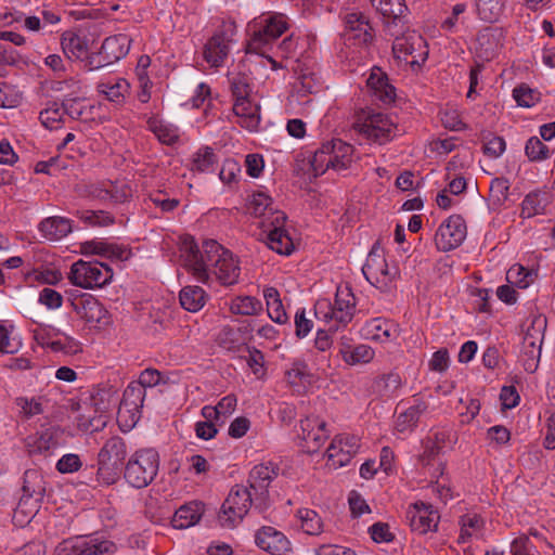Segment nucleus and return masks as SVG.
<instances>
[{
	"label": "nucleus",
	"instance_id": "nucleus-1",
	"mask_svg": "<svg viewBox=\"0 0 555 555\" xmlns=\"http://www.w3.org/2000/svg\"><path fill=\"white\" fill-rule=\"evenodd\" d=\"M182 260L185 269L204 284L215 276L222 285L237 283L241 268L237 258L214 240H207L199 249L192 237L183 240Z\"/></svg>",
	"mask_w": 555,
	"mask_h": 555
},
{
	"label": "nucleus",
	"instance_id": "nucleus-2",
	"mask_svg": "<svg viewBox=\"0 0 555 555\" xmlns=\"http://www.w3.org/2000/svg\"><path fill=\"white\" fill-rule=\"evenodd\" d=\"M354 311L356 297L348 285L337 287L334 302L327 298H321L314 305L317 320L330 331L345 327L352 320Z\"/></svg>",
	"mask_w": 555,
	"mask_h": 555
},
{
	"label": "nucleus",
	"instance_id": "nucleus-3",
	"mask_svg": "<svg viewBox=\"0 0 555 555\" xmlns=\"http://www.w3.org/2000/svg\"><path fill=\"white\" fill-rule=\"evenodd\" d=\"M127 453L122 438L113 436L107 439L98 454V479L105 485L114 483L119 478Z\"/></svg>",
	"mask_w": 555,
	"mask_h": 555
},
{
	"label": "nucleus",
	"instance_id": "nucleus-4",
	"mask_svg": "<svg viewBox=\"0 0 555 555\" xmlns=\"http://www.w3.org/2000/svg\"><path fill=\"white\" fill-rule=\"evenodd\" d=\"M159 455L155 449L145 448L135 451L125 466V479L134 488L149 486L157 475Z\"/></svg>",
	"mask_w": 555,
	"mask_h": 555
},
{
	"label": "nucleus",
	"instance_id": "nucleus-5",
	"mask_svg": "<svg viewBox=\"0 0 555 555\" xmlns=\"http://www.w3.org/2000/svg\"><path fill=\"white\" fill-rule=\"evenodd\" d=\"M362 272L373 286L384 292L391 288L399 274L398 268L387 262L385 251L378 243L370 250Z\"/></svg>",
	"mask_w": 555,
	"mask_h": 555
},
{
	"label": "nucleus",
	"instance_id": "nucleus-6",
	"mask_svg": "<svg viewBox=\"0 0 555 555\" xmlns=\"http://www.w3.org/2000/svg\"><path fill=\"white\" fill-rule=\"evenodd\" d=\"M113 279V270L100 261L78 260L70 267L69 282L85 289L100 288L108 284Z\"/></svg>",
	"mask_w": 555,
	"mask_h": 555
},
{
	"label": "nucleus",
	"instance_id": "nucleus-7",
	"mask_svg": "<svg viewBox=\"0 0 555 555\" xmlns=\"http://www.w3.org/2000/svg\"><path fill=\"white\" fill-rule=\"evenodd\" d=\"M392 53L398 65L421 66L428 56L426 41L415 30H409L396 37Z\"/></svg>",
	"mask_w": 555,
	"mask_h": 555
},
{
	"label": "nucleus",
	"instance_id": "nucleus-8",
	"mask_svg": "<svg viewBox=\"0 0 555 555\" xmlns=\"http://www.w3.org/2000/svg\"><path fill=\"white\" fill-rule=\"evenodd\" d=\"M354 130L366 140L384 144L396 135L397 126L392 119L384 113H363L353 126Z\"/></svg>",
	"mask_w": 555,
	"mask_h": 555
},
{
	"label": "nucleus",
	"instance_id": "nucleus-9",
	"mask_svg": "<svg viewBox=\"0 0 555 555\" xmlns=\"http://www.w3.org/2000/svg\"><path fill=\"white\" fill-rule=\"evenodd\" d=\"M46 492V481L42 474L36 469L26 470L24 474L23 482V496L14 512V518L18 515H24L27 518H33L42 501Z\"/></svg>",
	"mask_w": 555,
	"mask_h": 555
},
{
	"label": "nucleus",
	"instance_id": "nucleus-10",
	"mask_svg": "<svg viewBox=\"0 0 555 555\" xmlns=\"http://www.w3.org/2000/svg\"><path fill=\"white\" fill-rule=\"evenodd\" d=\"M545 326L544 319H534L522 338L518 361L528 373L532 374L539 367Z\"/></svg>",
	"mask_w": 555,
	"mask_h": 555
},
{
	"label": "nucleus",
	"instance_id": "nucleus-11",
	"mask_svg": "<svg viewBox=\"0 0 555 555\" xmlns=\"http://www.w3.org/2000/svg\"><path fill=\"white\" fill-rule=\"evenodd\" d=\"M251 502L253 494L246 487H233L221 506L219 513L220 524L228 528L235 527L248 513Z\"/></svg>",
	"mask_w": 555,
	"mask_h": 555
},
{
	"label": "nucleus",
	"instance_id": "nucleus-12",
	"mask_svg": "<svg viewBox=\"0 0 555 555\" xmlns=\"http://www.w3.org/2000/svg\"><path fill=\"white\" fill-rule=\"evenodd\" d=\"M146 391L143 386L131 382L125 389L117 412V422L124 431L134 427L141 417Z\"/></svg>",
	"mask_w": 555,
	"mask_h": 555
},
{
	"label": "nucleus",
	"instance_id": "nucleus-13",
	"mask_svg": "<svg viewBox=\"0 0 555 555\" xmlns=\"http://www.w3.org/2000/svg\"><path fill=\"white\" fill-rule=\"evenodd\" d=\"M235 35V22L227 21L222 23L216 34L207 41L204 49V59L210 66L219 67L224 63Z\"/></svg>",
	"mask_w": 555,
	"mask_h": 555
},
{
	"label": "nucleus",
	"instance_id": "nucleus-14",
	"mask_svg": "<svg viewBox=\"0 0 555 555\" xmlns=\"http://www.w3.org/2000/svg\"><path fill=\"white\" fill-rule=\"evenodd\" d=\"M467 228L460 215H452L437 229L435 245L441 251H449L459 247L465 240Z\"/></svg>",
	"mask_w": 555,
	"mask_h": 555
},
{
	"label": "nucleus",
	"instance_id": "nucleus-15",
	"mask_svg": "<svg viewBox=\"0 0 555 555\" xmlns=\"http://www.w3.org/2000/svg\"><path fill=\"white\" fill-rule=\"evenodd\" d=\"M360 448V440L352 435L336 436L326 450V465L332 469L347 465L357 454Z\"/></svg>",
	"mask_w": 555,
	"mask_h": 555
},
{
	"label": "nucleus",
	"instance_id": "nucleus-16",
	"mask_svg": "<svg viewBox=\"0 0 555 555\" xmlns=\"http://www.w3.org/2000/svg\"><path fill=\"white\" fill-rule=\"evenodd\" d=\"M62 435V431L56 427L38 430L25 438V449L30 456L42 455L47 457L61 446Z\"/></svg>",
	"mask_w": 555,
	"mask_h": 555
},
{
	"label": "nucleus",
	"instance_id": "nucleus-17",
	"mask_svg": "<svg viewBox=\"0 0 555 555\" xmlns=\"http://www.w3.org/2000/svg\"><path fill=\"white\" fill-rule=\"evenodd\" d=\"M298 437L302 440V448L307 452H317L328 438L325 421L319 416H307L300 421Z\"/></svg>",
	"mask_w": 555,
	"mask_h": 555
},
{
	"label": "nucleus",
	"instance_id": "nucleus-18",
	"mask_svg": "<svg viewBox=\"0 0 555 555\" xmlns=\"http://www.w3.org/2000/svg\"><path fill=\"white\" fill-rule=\"evenodd\" d=\"M406 519L413 531L425 534L437 529L440 516L430 504L416 502L408 508Z\"/></svg>",
	"mask_w": 555,
	"mask_h": 555
},
{
	"label": "nucleus",
	"instance_id": "nucleus-19",
	"mask_svg": "<svg viewBox=\"0 0 555 555\" xmlns=\"http://www.w3.org/2000/svg\"><path fill=\"white\" fill-rule=\"evenodd\" d=\"M256 544L271 555H289L292 543L287 537L273 527L260 528L255 534Z\"/></svg>",
	"mask_w": 555,
	"mask_h": 555
},
{
	"label": "nucleus",
	"instance_id": "nucleus-20",
	"mask_svg": "<svg viewBox=\"0 0 555 555\" xmlns=\"http://www.w3.org/2000/svg\"><path fill=\"white\" fill-rule=\"evenodd\" d=\"M285 380L293 392L304 395L314 387L318 377L305 361L295 360L285 372Z\"/></svg>",
	"mask_w": 555,
	"mask_h": 555
},
{
	"label": "nucleus",
	"instance_id": "nucleus-21",
	"mask_svg": "<svg viewBox=\"0 0 555 555\" xmlns=\"http://www.w3.org/2000/svg\"><path fill=\"white\" fill-rule=\"evenodd\" d=\"M345 39L354 46L367 44L372 41V27L362 13L346 14Z\"/></svg>",
	"mask_w": 555,
	"mask_h": 555
},
{
	"label": "nucleus",
	"instance_id": "nucleus-22",
	"mask_svg": "<svg viewBox=\"0 0 555 555\" xmlns=\"http://www.w3.org/2000/svg\"><path fill=\"white\" fill-rule=\"evenodd\" d=\"M285 221V214L276 212L275 221H270V225L266 227L268 230L267 245L280 255H289L294 249L293 241L284 229Z\"/></svg>",
	"mask_w": 555,
	"mask_h": 555
},
{
	"label": "nucleus",
	"instance_id": "nucleus-23",
	"mask_svg": "<svg viewBox=\"0 0 555 555\" xmlns=\"http://www.w3.org/2000/svg\"><path fill=\"white\" fill-rule=\"evenodd\" d=\"M77 314L90 326H101L108 323L106 309L92 295H83L74 302Z\"/></svg>",
	"mask_w": 555,
	"mask_h": 555
},
{
	"label": "nucleus",
	"instance_id": "nucleus-24",
	"mask_svg": "<svg viewBox=\"0 0 555 555\" xmlns=\"http://www.w3.org/2000/svg\"><path fill=\"white\" fill-rule=\"evenodd\" d=\"M131 46V39L126 34H118L115 36L107 37L101 47L100 56L103 59V63H99L100 66L113 64L122 57H125Z\"/></svg>",
	"mask_w": 555,
	"mask_h": 555
},
{
	"label": "nucleus",
	"instance_id": "nucleus-25",
	"mask_svg": "<svg viewBox=\"0 0 555 555\" xmlns=\"http://www.w3.org/2000/svg\"><path fill=\"white\" fill-rule=\"evenodd\" d=\"M233 112L241 127L248 131H257L260 125V105L254 99L235 100Z\"/></svg>",
	"mask_w": 555,
	"mask_h": 555
},
{
	"label": "nucleus",
	"instance_id": "nucleus-26",
	"mask_svg": "<svg viewBox=\"0 0 555 555\" xmlns=\"http://www.w3.org/2000/svg\"><path fill=\"white\" fill-rule=\"evenodd\" d=\"M88 194L100 201L122 203L131 196V190L124 182L105 181L89 185Z\"/></svg>",
	"mask_w": 555,
	"mask_h": 555
},
{
	"label": "nucleus",
	"instance_id": "nucleus-27",
	"mask_svg": "<svg viewBox=\"0 0 555 555\" xmlns=\"http://www.w3.org/2000/svg\"><path fill=\"white\" fill-rule=\"evenodd\" d=\"M276 476V468L271 463L258 464L250 470L248 482L256 500H266L269 485Z\"/></svg>",
	"mask_w": 555,
	"mask_h": 555
},
{
	"label": "nucleus",
	"instance_id": "nucleus-28",
	"mask_svg": "<svg viewBox=\"0 0 555 555\" xmlns=\"http://www.w3.org/2000/svg\"><path fill=\"white\" fill-rule=\"evenodd\" d=\"M80 251L86 256L98 255L108 259H116L121 261L129 259L131 255V251L124 246L95 240L81 243Z\"/></svg>",
	"mask_w": 555,
	"mask_h": 555
},
{
	"label": "nucleus",
	"instance_id": "nucleus-29",
	"mask_svg": "<svg viewBox=\"0 0 555 555\" xmlns=\"http://www.w3.org/2000/svg\"><path fill=\"white\" fill-rule=\"evenodd\" d=\"M360 333L364 339L382 344L391 341L398 336L396 326L391 322L382 318H375L367 321L361 327Z\"/></svg>",
	"mask_w": 555,
	"mask_h": 555
},
{
	"label": "nucleus",
	"instance_id": "nucleus-30",
	"mask_svg": "<svg viewBox=\"0 0 555 555\" xmlns=\"http://www.w3.org/2000/svg\"><path fill=\"white\" fill-rule=\"evenodd\" d=\"M456 441V435L452 429H436L426 439L424 453L421 461L424 465H429L430 460L435 457L442 449L451 447Z\"/></svg>",
	"mask_w": 555,
	"mask_h": 555
},
{
	"label": "nucleus",
	"instance_id": "nucleus-31",
	"mask_svg": "<svg viewBox=\"0 0 555 555\" xmlns=\"http://www.w3.org/2000/svg\"><path fill=\"white\" fill-rule=\"evenodd\" d=\"M272 198L264 192H256L249 196L248 211L256 218H261L263 228L270 225V221H275L276 212H281L273 208Z\"/></svg>",
	"mask_w": 555,
	"mask_h": 555
},
{
	"label": "nucleus",
	"instance_id": "nucleus-32",
	"mask_svg": "<svg viewBox=\"0 0 555 555\" xmlns=\"http://www.w3.org/2000/svg\"><path fill=\"white\" fill-rule=\"evenodd\" d=\"M428 411V404L422 399H415L414 404L398 414L395 423V430L405 435L416 427L422 415Z\"/></svg>",
	"mask_w": 555,
	"mask_h": 555
},
{
	"label": "nucleus",
	"instance_id": "nucleus-33",
	"mask_svg": "<svg viewBox=\"0 0 555 555\" xmlns=\"http://www.w3.org/2000/svg\"><path fill=\"white\" fill-rule=\"evenodd\" d=\"M373 95L385 104L391 103L396 98L395 88L388 82V78L379 68H373L366 81Z\"/></svg>",
	"mask_w": 555,
	"mask_h": 555
},
{
	"label": "nucleus",
	"instance_id": "nucleus-34",
	"mask_svg": "<svg viewBox=\"0 0 555 555\" xmlns=\"http://www.w3.org/2000/svg\"><path fill=\"white\" fill-rule=\"evenodd\" d=\"M553 202V194L547 190H537L526 195L521 203V216L531 218L545 214L547 206Z\"/></svg>",
	"mask_w": 555,
	"mask_h": 555
},
{
	"label": "nucleus",
	"instance_id": "nucleus-35",
	"mask_svg": "<svg viewBox=\"0 0 555 555\" xmlns=\"http://www.w3.org/2000/svg\"><path fill=\"white\" fill-rule=\"evenodd\" d=\"M204 505L198 502H190L179 507L171 520L176 529H188L195 526L202 518Z\"/></svg>",
	"mask_w": 555,
	"mask_h": 555
},
{
	"label": "nucleus",
	"instance_id": "nucleus-36",
	"mask_svg": "<svg viewBox=\"0 0 555 555\" xmlns=\"http://www.w3.org/2000/svg\"><path fill=\"white\" fill-rule=\"evenodd\" d=\"M38 229L46 240L59 241L72 232V223L69 219L54 216L43 219Z\"/></svg>",
	"mask_w": 555,
	"mask_h": 555
},
{
	"label": "nucleus",
	"instance_id": "nucleus-37",
	"mask_svg": "<svg viewBox=\"0 0 555 555\" xmlns=\"http://www.w3.org/2000/svg\"><path fill=\"white\" fill-rule=\"evenodd\" d=\"M332 160V169L335 171L346 170L353 163V146L341 141L333 140L327 142Z\"/></svg>",
	"mask_w": 555,
	"mask_h": 555
},
{
	"label": "nucleus",
	"instance_id": "nucleus-38",
	"mask_svg": "<svg viewBox=\"0 0 555 555\" xmlns=\"http://www.w3.org/2000/svg\"><path fill=\"white\" fill-rule=\"evenodd\" d=\"M61 46L68 59L81 60L88 54V40L74 31L62 34Z\"/></svg>",
	"mask_w": 555,
	"mask_h": 555
},
{
	"label": "nucleus",
	"instance_id": "nucleus-39",
	"mask_svg": "<svg viewBox=\"0 0 555 555\" xmlns=\"http://www.w3.org/2000/svg\"><path fill=\"white\" fill-rule=\"evenodd\" d=\"M339 353L344 362L348 365L367 364L375 357L374 349L364 344H359L357 346L344 345L340 348Z\"/></svg>",
	"mask_w": 555,
	"mask_h": 555
},
{
	"label": "nucleus",
	"instance_id": "nucleus-40",
	"mask_svg": "<svg viewBox=\"0 0 555 555\" xmlns=\"http://www.w3.org/2000/svg\"><path fill=\"white\" fill-rule=\"evenodd\" d=\"M98 90L109 101L120 104L129 94L130 83L124 78H115L113 80L99 83Z\"/></svg>",
	"mask_w": 555,
	"mask_h": 555
},
{
	"label": "nucleus",
	"instance_id": "nucleus-41",
	"mask_svg": "<svg viewBox=\"0 0 555 555\" xmlns=\"http://www.w3.org/2000/svg\"><path fill=\"white\" fill-rule=\"evenodd\" d=\"M263 297L266 299L269 318L275 323L284 324L288 318L278 289L275 287L264 288Z\"/></svg>",
	"mask_w": 555,
	"mask_h": 555
},
{
	"label": "nucleus",
	"instance_id": "nucleus-42",
	"mask_svg": "<svg viewBox=\"0 0 555 555\" xmlns=\"http://www.w3.org/2000/svg\"><path fill=\"white\" fill-rule=\"evenodd\" d=\"M248 31L250 38L247 43V52L264 55L269 47L274 42L273 38H270L268 34L259 28L258 22H250L248 24Z\"/></svg>",
	"mask_w": 555,
	"mask_h": 555
},
{
	"label": "nucleus",
	"instance_id": "nucleus-43",
	"mask_svg": "<svg viewBox=\"0 0 555 555\" xmlns=\"http://www.w3.org/2000/svg\"><path fill=\"white\" fill-rule=\"evenodd\" d=\"M296 518L305 533L319 535L323 532V520L315 511L310 508H300L296 513Z\"/></svg>",
	"mask_w": 555,
	"mask_h": 555
},
{
	"label": "nucleus",
	"instance_id": "nucleus-44",
	"mask_svg": "<svg viewBox=\"0 0 555 555\" xmlns=\"http://www.w3.org/2000/svg\"><path fill=\"white\" fill-rule=\"evenodd\" d=\"M179 297L181 306L191 312L201 310L206 302V293L199 286H185Z\"/></svg>",
	"mask_w": 555,
	"mask_h": 555
},
{
	"label": "nucleus",
	"instance_id": "nucleus-45",
	"mask_svg": "<svg viewBox=\"0 0 555 555\" xmlns=\"http://www.w3.org/2000/svg\"><path fill=\"white\" fill-rule=\"evenodd\" d=\"M230 311L236 315H257L262 311V304L251 296H237L231 300Z\"/></svg>",
	"mask_w": 555,
	"mask_h": 555
},
{
	"label": "nucleus",
	"instance_id": "nucleus-46",
	"mask_svg": "<svg viewBox=\"0 0 555 555\" xmlns=\"http://www.w3.org/2000/svg\"><path fill=\"white\" fill-rule=\"evenodd\" d=\"M149 129L155 134L159 142L164 144H172L177 141L179 134L178 129L157 117H151L147 120Z\"/></svg>",
	"mask_w": 555,
	"mask_h": 555
},
{
	"label": "nucleus",
	"instance_id": "nucleus-47",
	"mask_svg": "<svg viewBox=\"0 0 555 555\" xmlns=\"http://www.w3.org/2000/svg\"><path fill=\"white\" fill-rule=\"evenodd\" d=\"M253 22H258L259 28L275 41L287 29V21L283 14L261 16Z\"/></svg>",
	"mask_w": 555,
	"mask_h": 555
},
{
	"label": "nucleus",
	"instance_id": "nucleus-48",
	"mask_svg": "<svg viewBox=\"0 0 555 555\" xmlns=\"http://www.w3.org/2000/svg\"><path fill=\"white\" fill-rule=\"evenodd\" d=\"M507 0H476L477 12L486 22H496L505 10Z\"/></svg>",
	"mask_w": 555,
	"mask_h": 555
},
{
	"label": "nucleus",
	"instance_id": "nucleus-49",
	"mask_svg": "<svg viewBox=\"0 0 555 555\" xmlns=\"http://www.w3.org/2000/svg\"><path fill=\"white\" fill-rule=\"evenodd\" d=\"M402 385L401 377L397 373H388L377 377L373 382V390L382 397H390Z\"/></svg>",
	"mask_w": 555,
	"mask_h": 555
},
{
	"label": "nucleus",
	"instance_id": "nucleus-50",
	"mask_svg": "<svg viewBox=\"0 0 555 555\" xmlns=\"http://www.w3.org/2000/svg\"><path fill=\"white\" fill-rule=\"evenodd\" d=\"M460 525L461 533L459 540L464 543L469 538L477 535L481 531L483 527V519L475 513L466 514L461 517Z\"/></svg>",
	"mask_w": 555,
	"mask_h": 555
},
{
	"label": "nucleus",
	"instance_id": "nucleus-51",
	"mask_svg": "<svg viewBox=\"0 0 555 555\" xmlns=\"http://www.w3.org/2000/svg\"><path fill=\"white\" fill-rule=\"evenodd\" d=\"M535 273L521 264L512 266L507 273L506 280L509 284L518 288H527L534 280Z\"/></svg>",
	"mask_w": 555,
	"mask_h": 555
},
{
	"label": "nucleus",
	"instance_id": "nucleus-52",
	"mask_svg": "<svg viewBox=\"0 0 555 555\" xmlns=\"http://www.w3.org/2000/svg\"><path fill=\"white\" fill-rule=\"evenodd\" d=\"M372 5L384 16L398 18L406 11L403 0H371Z\"/></svg>",
	"mask_w": 555,
	"mask_h": 555
},
{
	"label": "nucleus",
	"instance_id": "nucleus-53",
	"mask_svg": "<svg viewBox=\"0 0 555 555\" xmlns=\"http://www.w3.org/2000/svg\"><path fill=\"white\" fill-rule=\"evenodd\" d=\"M64 108L59 104L53 103L40 112L39 118L46 128L53 130L60 128L61 124L64 121Z\"/></svg>",
	"mask_w": 555,
	"mask_h": 555
},
{
	"label": "nucleus",
	"instance_id": "nucleus-54",
	"mask_svg": "<svg viewBox=\"0 0 555 555\" xmlns=\"http://www.w3.org/2000/svg\"><path fill=\"white\" fill-rule=\"evenodd\" d=\"M244 340L241 328L223 326L218 334L219 344L228 350L237 349Z\"/></svg>",
	"mask_w": 555,
	"mask_h": 555
},
{
	"label": "nucleus",
	"instance_id": "nucleus-55",
	"mask_svg": "<svg viewBox=\"0 0 555 555\" xmlns=\"http://www.w3.org/2000/svg\"><path fill=\"white\" fill-rule=\"evenodd\" d=\"M217 163V156L210 147L199 149L193 156L192 170L206 172L212 169Z\"/></svg>",
	"mask_w": 555,
	"mask_h": 555
},
{
	"label": "nucleus",
	"instance_id": "nucleus-56",
	"mask_svg": "<svg viewBox=\"0 0 555 555\" xmlns=\"http://www.w3.org/2000/svg\"><path fill=\"white\" fill-rule=\"evenodd\" d=\"M331 164L332 160L328 144L324 143L318 151H315L310 160L314 177L325 173L330 168H332Z\"/></svg>",
	"mask_w": 555,
	"mask_h": 555
},
{
	"label": "nucleus",
	"instance_id": "nucleus-57",
	"mask_svg": "<svg viewBox=\"0 0 555 555\" xmlns=\"http://www.w3.org/2000/svg\"><path fill=\"white\" fill-rule=\"evenodd\" d=\"M501 33L496 29H485L478 36V43L485 51L486 57H491L500 47Z\"/></svg>",
	"mask_w": 555,
	"mask_h": 555
},
{
	"label": "nucleus",
	"instance_id": "nucleus-58",
	"mask_svg": "<svg viewBox=\"0 0 555 555\" xmlns=\"http://www.w3.org/2000/svg\"><path fill=\"white\" fill-rule=\"evenodd\" d=\"M115 545L111 541L91 539L82 543L80 555H112Z\"/></svg>",
	"mask_w": 555,
	"mask_h": 555
},
{
	"label": "nucleus",
	"instance_id": "nucleus-59",
	"mask_svg": "<svg viewBox=\"0 0 555 555\" xmlns=\"http://www.w3.org/2000/svg\"><path fill=\"white\" fill-rule=\"evenodd\" d=\"M15 403L21 409V413L25 417H33L43 412L42 397H17L15 399Z\"/></svg>",
	"mask_w": 555,
	"mask_h": 555
},
{
	"label": "nucleus",
	"instance_id": "nucleus-60",
	"mask_svg": "<svg viewBox=\"0 0 555 555\" xmlns=\"http://www.w3.org/2000/svg\"><path fill=\"white\" fill-rule=\"evenodd\" d=\"M509 183L504 178H495L490 184V201L494 206L503 205L508 198Z\"/></svg>",
	"mask_w": 555,
	"mask_h": 555
},
{
	"label": "nucleus",
	"instance_id": "nucleus-61",
	"mask_svg": "<svg viewBox=\"0 0 555 555\" xmlns=\"http://www.w3.org/2000/svg\"><path fill=\"white\" fill-rule=\"evenodd\" d=\"M513 96L517 104L524 107H531L540 101V93L526 85L516 87Z\"/></svg>",
	"mask_w": 555,
	"mask_h": 555
},
{
	"label": "nucleus",
	"instance_id": "nucleus-62",
	"mask_svg": "<svg viewBox=\"0 0 555 555\" xmlns=\"http://www.w3.org/2000/svg\"><path fill=\"white\" fill-rule=\"evenodd\" d=\"M526 155L530 160L539 162L550 157L548 147L537 137L530 138L525 147Z\"/></svg>",
	"mask_w": 555,
	"mask_h": 555
},
{
	"label": "nucleus",
	"instance_id": "nucleus-63",
	"mask_svg": "<svg viewBox=\"0 0 555 555\" xmlns=\"http://www.w3.org/2000/svg\"><path fill=\"white\" fill-rule=\"evenodd\" d=\"M241 173L240 164L232 158L225 159L219 172V178L222 182L231 184L237 181Z\"/></svg>",
	"mask_w": 555,
	"mask_h": 555
},
{
	"label": "nucleus",
	"instance_id": "nucleus-64",
	"mask_svg": "<svg viewBox=\"0 0 555 555\" xmlns=\"http://www.w3.org/2000/svg\"><path fill=\"white\" fill-rule=\"evenodd\" d=\"M21 348V341L17 337L13 336L9 330L0 325V352L15 353Z\"/></svg>",
	"mask_w": 555,
	"mask_h": 555
}]
</instances>
